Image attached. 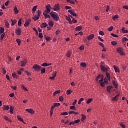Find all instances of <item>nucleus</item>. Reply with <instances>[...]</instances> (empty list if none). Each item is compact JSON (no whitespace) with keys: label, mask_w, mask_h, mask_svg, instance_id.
Masks as SVG:
<instances>
[{"label":"nucleus","mask_w":128,"mask_h":128,"mask_svg":"<svg viewBox=\"0 0 128 128\" xmlns=\"http://www.w3.org/2000/svg\"><path fill=\"white\" fill-rule=\"evenodd\" d=\"M10 113L11 114H14V108L12 106L10 107Z\"/></svg>","instance_id":"nucleus-34"},{"label":"nucleus","mask_w":128,"mask_h":128,"mask_svg":"<svg viewBox=\"0 0 128 128\" xmlns=\"http://www.w3.org/2000/svg\"><path fill=\"white\" fill-rule=\"evenodd\" d=\"M21 88H22V90H25L26 92H28V88H26V86H24V85L22 84L21 86Z\"/></svg>","instance_id":"nucleus-32"},{"label":"nucleus","mask_w":128,"mask_h":128,"mask_svg":"<svg viewBox=\"0 0 128 128\" xmlns=\"http://www.w3.org/2000/svg\"><path fill=\"white\" fill-rule=\"evenodd\" d=\"M104 82V77H102V79L100 80V84L102 88H104V86H106V84L104 82Z\"/></svg>","instance_id":"nucleus-12"},{"label":"nucleus","mask_w":128,"mask_h":128,"mask_svg":"<svg viewBox=\"0 0 128 128\" xmlns=\"http://www.w3.org/2000/svg\"><path fill=\"white\" fill-rule=\"evenodd\" d=\"M42 15V11L38 10V15H35L32 18L34 19V22H36L37 20H40V16Z\"/></svg>","instance_id":"nucleus-2"},{"label":"nucleus","mask_w":128,"mask_h":128,"mask_svg":"<svg viewBox=\"0 0 128 128\" xmlns=\"http://www.w3.org/2000/svg\"><path fill=\"white\" fill-rule=\"evenodd\" d=\"M94 34H92L88 36V40H94Z\"/></svg>","instance_id":"nucleus-16"},{"label":"nucleus","mask_w":128,"mask_h":128,"mask_svg":"<svg viewBox=\"0 0 128 128\" xmlns=\"http://www.w3.org/2000/svg\"><path fill=\"white\" fill-rule=\"evenodd\" d=\"M60 4H56L54 6L53 10L54 12H58L60 10Z\"/></svg>","instance_id":"nucleus-7"},{"label":"nucleus","mask_w":128,"mask_h":128,"mask_svg":"<svg viewBox=\"0 0 128 128\" xmlns=\"http://www.w3.org/2000/svg\"><path fill=\"white\" fill-rule=\"evenodd\" d=\"M52 66V64H48L46 63H44L42 65V66H44V68L48 67V66Z\"/></svg>","instance_id":"nucleus-25"},{"label":"nucleus","mask_w":128,"mask_h":128,"mask_svg":"<svg viewBox=\"0 0 128 128\" xmlns=\"http://www.w3.org/2000/svg\"><path fill=\"white\" fill-rule=\"evenodd\" d=\"M60 106V103H56L54 104V106H55V108H58V106Z\"/></svg>","instance_id":"nucleus-52"},{"label":"nucleus","mask_w":128,"mask_h":128,"mask_svg":"<svg viewBox=\"0 0 128 128\" xmlns=\"http://www.w3.org/2000/svg\"><path fill=\"white\" fill-rule=\"evenodd\" d=\"M44 16H45V18L46 20L48 18H50V16L47 14L46 13H43Z\"/></svg>","instance_id":"nucleus-31"},{"label":"nucleus","mask_w":128,"mask_h":128,"mask_svg":"<svg viewBox=\"0 0 128 128\" xmlns=\"http://www.w3.org/2000/svg\"><path fill=\"white\" fill-rule=\"evenodd\" d=\"M75 124H80V120H77L74 121Z\"/></svg>","instance_id":"nucleus-63"},{"label":"nucleus","mask_w":128,"mask_h":128,"mask_svg":"<svg viewBox=\"0 0 128 128\" xmlns=\"http://www.w3.org/2000/svg\"><path fill=\"white\" fill-rule=\"evenodd\" d=\"M128 42V39L127 38H122V42Z\"/></svg>","instance_id":"nucleus-41"},{"label":"nucleus","mask_w":128,"mask_h":128,"mask_svg":"<svg viewBox=\"0 0 128 128\" xmlns=\"http://www.w3.org/2000/svg\"><path fill=\"white\" fill-rule=\"evenodd\" d=\"M48 24L46 22L42 24L41 27L42 28H48Z\"/></svg>","instance_id":"nucleus-19"},{"label":"nucleus","mask_w":128,"mask_h":128,"mask_svg":"<svg viewBox=\"0 0 128 128\" xmlns=\"http://www.w3.org/2000/svg\"><path fill=\"white\" fill-rule=\"evenodd\" d=\"M112 30H114V26H112L108 28V30L109 32H112Z\"/></svg>","instance_id":"nucleus-60"},{"label":"nucleus","mask_w":128,"mask_h":128,"mask_svg":"<svg viewBox=\"0 0 128 128\" xmlns=\"http://www.w3.org/2000/svg\"><path fill=\"white\" fill-rule=\"evenodd\" d=\"M114 88L112 86H109L107 87V92H108L110 93V90H112Z\"/></svg>","instance_id":"nucleus-30"},{"label":"nucleus","mask_w":128,"mask_h":128,"mask_svg":"<svg viewBox=\"0 0 128 128\" xmlns=\"http://www.w3.org/2000/svg\"><path fill=\"white\" fill-rule=\"evenodd\" d=\"M114 68L116 72H118V74H120V68H118V66H114Z\"/></svg>","instance_id":"nucleus-13"},{"label":"nucleus","mask_w":128,"mask_h":128,"mask_svg":"<svg viewBox=\"0 0 128 128\" xmlns=\"http://www.w3.org/2000/svg\"><path fill=\"white\" fill-rule=\"evenodd\" d=\"M16 42L18 44V45L20 46V44H22V40H20V39H17Z\"/></svg>","instance_id":"nucleus-47"},{"label":"nucleus","mask_w":128,"mask_h":128,"mask_svg":"<svg viewBox=\"0 0 128 128\" xmlns=\"http://www.w3.org/2000/svg\"><path fill=\"white\" fill-rule=\"evenodd\" d=\"M112 46H116L118 44V43L116 42H112Z\"/></svg>","instance_id":"nucleus-56"},{"label":"nucleus","mask_w":128,"mask_h":128,"mask_svg":"<svg viewBox=\"0 0 128 128\" xmlns=\"http://www.w3.org/2000/svg\"><path fill=\"white\" fill-rule=\"evenodd\" d=\"M100 68L102 72H108V70H109L108 68H106L103 65H100Z\"/></svg>","instance_id":"nucleus-6"},{"label":"nucleus","mask_w":128,"mask_h":128,"mask_svg":"<svg viewBox=\"0 0 128 128\" xmlns=\"http://www.w3.org/2000/svg\"><path fill=\"white\" fill-rule=\"evenodd\" d=\"M12 78H18V75L16 74V73L12 74Z\"/></svg>","instance_id":"nucleus-46"},{"label":"nucleus","mask_w":128,"mask_h":128,"mask_svg":"<svg viewBox=\"0 0 128 128\" xmlns=\"http://www.w3.org/2000/svg\"><path fill=\"white\" fill-rule=\"evenodd\" d=\"M118 18V15L114 16L112 18V20H116Z\"/></svg>","instance_id":"nucleus-44"},{"label":"nucleus","mask_w":128,"mask_h":128,"mask_svg":"<svg viewBox=\"0 0 128 128\" xmlns=\"http://www.w3.org/2000/svg\"><path fill=\"white\" fill-rule=\"evenodd\" d=\"M14 12H15V14H18L20 12V11H18V7L15 6L14 8Z\"/></svg>","instance_id":"nucleus-29"},{"label":"nucleus","mask_w":128,"mask_h":128,"mask_svg":"<svg viewBox=\"0 0 128 128\" xmlns=\"http://www.w3.org/2000/svg\"><path fill=\"white\" fill-rule=\"evenodd\" d=\"M66 94L67 96H70L72 94V90H68L66 91Z\"/></svg>","instance_id":"nucleus-27"},{"label":"nucleus","mask_w":128,"mask_h":128,"mask_svg":"<svg viewBox=\"0 0 128 128\" xmlns=\"http://www.w3.org/2000/svg\"><path fill=\"white\" fill-rule=\"evenodd\" d=\"M0 40H3L4 38V36H6V34L3 32H0Z\"/></svg>","instance_id":"nucleus-18"},{"label":"nucleus","mask_w":128,"mask_h":128,"mask_svg":"<svg viewBox=\"0 0 128 128\" xmlns=\"http://www.w3.org/2000/svg\"><path fill=\"white\" fill-rule=\"evenodd\" d=\"M38 38H43L44 34H42V33H40L38 35Z\"/></svg>","instance_id":"nucleus-57"},{"label":"nucleus","mask_w":128,"mask_h":128,"mask_svg":"<svg viewBox=\"0 0 128 128\" xmlns=\"http://www.w3.org/2000/svg\"><path fill=\"white\" fill-rule=\"evenodd\" d=\"M84 42L86 44V46H90V41H88V40L87 38L84 39Z\"/></svg>","instance_id":"nucleus-17"},{"label":"nucleus","mask_w":128,"mask_h":128,"mask_svg":"<svg viewBox=\"0 0 128 128\" xmlns=\"http://www.w3.org/2000/svg\"><path fill=\"white\" fill-rule=\"evenodd\" d=\"M60 102H64V97L62 96L60 97Z\"/></svg>","instance_id":"nucleus-64"},{"label":"nucleus","mask_w":128,"mask_h":128,"mask_svg":"<svg viewBox=\"0 0 128 128\" xmlns=\"http://www.w3.org/2000/svg\"><path fill=\"white\" fill-rule=\"evenodd\" d=\"M32 69L36 72H40V70H42V66H38V64H35L32 67Z\"/></svg>","instance_id":"nucleus-5"},{"label":"nucleus","mask_w":128,"mask_h":128,"mask_svg":"<svg viewBox=\"0 0 128 128\" xmlns=\"http://www.w3.org/2000/svg\"><path fill=\"white\" fill-rule=\"evenodd\" d=\"M26 112H28V114H36V112L32 108L26 109Z\"/></svg>","instance_id":"nucleus-8"},{"label":"nucleus","mask_w":128,"mask_h":128,"mask_svg":"<svg viewBox=\"0 0 128 128\" xmlns=\"http://www.w3.org/2000/svg\"><path fill=\"white\" fill-rule=\"evenodd\" d=\"M94 100L92 98H90L89 100H88L87 101V104H92V101Z\"/></svg>","instance_id":"nucleus-35"},{"label":"nucleus","mask_w":128,"mask_h":128,"mask_svg":"<svg viewBox=\"0 0 128 128\" xmlns=\"http://www.w3.org/2000/svg\"><path fill=\"white\" fill-rule=\"evenodd\" d=\"M82 118L81 120L82 122H86V115L84 114H82Z\"/></svg>","instance_id":"nucleus-21"},{"label":"nucleus","mask_w":128,"mask_h":128,"mask_svg":"<svg viewBox=\"0 0 128 128\" xmlns=\"http://www.w3.org/2000/svg\"><path fill=\"white\" fill-rule=\"evenodd\" d=\"M22 18L20 19L18 22V26H22Z\"/></svg>","instance_id":"nucleus-45"},{"label":"nucleus","mask_w":128,"mask_h":128,"mask_svg":"<svg viewBox=\"0 0 128 128\" xmlns=\"http://www.w3.org/2000/svg\"><path fill=\"white\" fill-rule=\"evenodd\" d=\"M106 78L108 80H110V74L108 72H106Z\"/></svg>","instance_id":"nucleus-39"},{"label":"nucleus","mask_w":128,"mask_h":128,"mask_svg":"<svg viewBox=\"0 0 128 128\" xmlns=\"http://www.w3.org/2000/svg\"><path fill=\"white\" fill-rule=\"evenodd\" d=\"M38 8V6H34L33 8H32V14H34V12H36V10Z\"/></svg>","instance_id":"nucleus-43"},{"label":"nucleus","mask_w":128,"mask_h":128,"mask_svg":"<svg viewBox=\"0 0 128 128\" xmlns=\"http://www.w3.org/2000/svg\"><path fill=\"white\" fill-rule=\"evenodd\" d=\"M80 66L82 68H86L87 65L86 62H82L80 64Z\"/></svg>","instance_id":"nucleus-28"},{"label":"nucleus","mask_w":128,"mask_h":128,"mask_svg":"<svg viewBox=\"0 0 128 128\" xmlns=\"http://www.w3.org/2000/svg\"><path fill=\"white\" fill-rule=\"evenodd\" d=\"M67 2H69V4H76L74 1L71 0H67Z\"/></svg>","instance_id":"nucleus-38"},{"label":"nucleus","mask_w":128,"mask_h":128,"mask_svg":"<svg viewBox=\"0 0 128 128\" xmlns=\"http://www.w3.org/2000/svg\"><path fill=\"white\" fill-rule=\"evenodd\" d=\"M45 40H46V42H50L52 40V38L48 36H45Z\"/></svg>","instance_id":"nucleus-42"},{"label":"nucleus","mask_w":128,"mask_h":128,"mask_svg":"<svg viewBox=\"0 0 128 128\" xmlns=\"http://www.w3.org/2000/svg\"><path fill=\"white\" fill-rule=\"evenodd\" d=\"M11 22H12V26H14V24H16V22H18V20H12Z\"/></svg>","instance_id":"nucleus-24"},{"label":"nucleus","mask_w":128,"mask_h":128,"mask_svg":"<svg viewBox=\"0 0 128 128\" xmlns=\"http://www.w3.org/2000/svg\"><path fill=\"white\" fill-rule=\"evenodd\" d=\"M102 78V75H99L96 78V82H98L99 80Z\"/></svg>","instance_id":"nucleus-62"},{"label":"nucleus","mask_w":128,"mask_h":128,"mask_svg":"<svg viewBox=\"0 0 128 128\" xmlns=\"http://www.w3.org/2000/svg\"><path fill=\"white\" fill-rule=\"evenodd\" d=\"M50 16L52 18L53 20L58 22L60 20V17H58V13L54 12H52L50 14Z\"/></svg>","instance_id":"nucleus-1"},{"label":"nucleus","mask_w":128,"mask_h":128,"mask_svg":"<svg viewBox=\"0 0 128 128\" xmlns=\"http://www.w3.org/2000/svg\"><path fill=\"white\" fill-rule=\"evenodd\" d=\"M60 94V90H58L55 92L53 96H56V94Z\"/></svg>","instance_id":"nucleus-37"},{"label":"nucleus","mask_w":128,"mask_h":128,"mask_svg":"<svg viewBox=\"0 0 128 128\" xmlns=\"http://www.w3.org/2000/svg\"><path fill=\"white\" fill-rule=\"evenodd\" d=\"M0 32H4V28L2 27L0 28Z\"/></svg>","instance_id":"nucleus-58"},{"label":"nucleus","mask_w":128,"mask_h":128,"mask_svg":"<svg viewBox=\"0 0 128 128\" xmlns=\"http://www.w3.org/2000/svg\"><path fill=\"white\" fill-rule=\"evenodd\" d=\"M70 110H76V106H72L70 107Z\"/></svg>","instance_id":"nucleus-50"},{"label":"nucleus","mask_w":128,"mask_h":128,"mask_svg":"<svg viewBox=\"0 0 128 128\" xmlns=\"http://www.w3.org/2000/svg\"><path fill=\"white\" fill-rule=\"evenodd\" d=\"M104 82L105 84H108V78H105L104 79Z\"/></svg>","instance_id":"nucleus-61"},{"label":"nucleus","mask_w":128,"mask_h":128,"mask_svg":"<svg viewBox=\"0 0 128 128\" xmlns=\"http://www.w3.org/2000/svg\"><path fill=\"white\" fill-rule=\"evenodd\" d=\"M70 114L68 112H64L60 114V116H68Z\"/></svg>","instance_id":"nucleus-49"},{"label":"nucleus","mask_w":128,"mask_h":128,"mask_svg":"<svg viewBox=\"0 0 128 128\" xmlns=\"http://www.w3.org/2000/svg\"><path fill=\"white\" fill-rule=\"evenodd\" d=\"M66 20L70 24H72V19L70 16H66Z\"/></svg>","instance_id":"nucleus-14"},{"label":"nucleus","mask_w":128,"mask_h":128,"mask_svg":"<svg viewBox=\"0 0 128 128\" xmlns=\"http://www.w3.org/2000/svg\"><path fill=\"white\" fill-rule=\"evenodd\" d=\"M6 26L7 28H10V23L6 21Z\"/></svg>","instance_id":"nucleus-40"},{"label":"nucleus","mask_w":128,"mask_h":128,"mask_svg":"<svg viewBox=\"0 0 128 128\" xmlns=\"http://www.w3.org/2000/svg\"><path fill=\"white\" fill-rule=\"evenodd\" d=\"M116 52L120 54L121 56H126V54L124 52V48H119L116 49Z\"/></svg>","instance_id":"nucleus-3"},{"label":"nucleus","mask_w":128,"mask_h":128,"mask_svg":"<svg viewBox=\"0 0 128 128\" xmlns=\"http://www.w3.org/2000/svg\"><path fill=\"white\" fill-rule=\"evenodd\" d=\"M17 118H18V120H19V122H23V124H26V122H24V119L22 118V116H18Z\"/></svg>","instance_id":"nucleus-15"},{"label":"nucleus","mask_w":128,"mask_h":128,"mask_svg":"<svg viewBox=\"0 0 128 128\" xmlns=\"http://www.w3.org/2000/svg\"><path fill=\"white\" fill-rule=\"evenodd\" d=\"M52 6L50 4H48L46 6V10H45L44 12L46 14H49L52 12Z\"/></svg>","instance_id":"nucleus-4"},{"label":"nucleus","mask_w":128,"mask_h":128,"mask_svg":"<svg viewBox=\"0 0 128 128\" xmlns=\"http://www.w3.org/2000/svg\"><path fill=\"white\" fill-rule=\"evenodd\" d=\"M41 74H46V68H44L42 69H41Z\"/></svg>","instance_id":"nucleus-51"},{"label":"nucleus","mask_w":128,"mask_h":128,"mask_svg":"<svg viewBox=\"0 0 128 128\" xmlns=\"http://www.w3.org/2000/svg\"><path fill=\"white\" fill-rule=\"evenodd\" d=\"M112 84L114 86H115L116 88H118V83L115 80L112 81Z\"/></svg>","instance_id":"nucleus-26"},{"label":"nucleus","mask_w":128,"mask_h":128,"mask_svg":"<svg viewBox=\"0 0 128 128\" xmlns=\"http://www.w3.org/2000/svg\"><path fill=\"white\" fill-rule=\"evenodd\" d=\"M79 50H84V46H80Z\"/></svg>","instance_id":"nucleus-59"},{"label":"nucleus","mask_w":128,"mask_h":128,"mask_svg":"<svg viewBox=\"0 0 128 128\" xmlns=\"http://www.w3.org/2000/svg\"><path fill=\"white\" fill-rule=\"evenodd\" d=\"M25 74H26L28 76H32V74H30V72H28V71H26Z\"/></svg>","instance_id":"nucleus-53"},{"label":"nucleus","mask_w":128,"mask_h":128,"mask_svg":"<svg viewBox=\"0 0 128 128\" xmlns=\"http://www.w3.org/2000/svg\"><path fill=\"white\" fill-rule=\"evenodd\" d=\"M30 22H32V20L30 19H29L28 20H27L26 22L24 24V26L25 28H28L30 24Z\"/></svg>","instance_id":"nucleus-10"},{"label":"nucleus","mask_w":128,"mask_h":128,"mask_svg":"<svg viewBox=\"0 0 128 128\" xmlns=\"http://www.w3.org/2000/svg\"><path fill=\"white\" fill-rule=\"evenodd\" d=\"M26 61H24L22 62L21 63V66H22V68H24V66H26Z\"/></svg>","instance_id":"nucleus-33"},{"label":"nucleus","mask_w":128,"mask_h":128,"mask_svg":"<svg viewBox=\"0 0 128 128\" xmlns=\"http://www.w3.org/2000/svg\"><path fill=\"white\" fill-rule=\"evenodd\" d=\"M48 26H50L51 28H54V24L52 21H50L48 22Z\"/></svg>","instance_id":"nucleus-36"},{"label":"nucleus","mask_w":128,"mask_h":128,"mask_svg":"<svg viewBox=\"0 0 128 128\" xmlns=\"http://www.w3.org/2000/svg\"><path fill=\"white\" fill-rule=\"evenodd\" d=\"M69 114H75V116H78L80 113L78 112H75L74 111L70 112H68Z\"/></svg>","instance_id":"nucleus-20"},{"label":"nucleus","mask_w":128,"mask_h":128,"mask_svg":"<svg viewBox=\"0 0 128 128\" xmlns=\"http://www.w3.org/2000/svg\"><path fill=\"white\" fill-rule=\"evenodd\" d=\"M68 12H69V14H70L72 16H78V15L76 13H75L74 12H73L72 10H68Z\"/></svg>","instance_id":"nucleus-9"},{"label":"nucleus","mask_w":128,"mask_h":128,"mask_svg":"<svg viewBox=\"0 0 128 128\" xmlns=\"http://www.w3.org/2000/svg\"><path fill=\"white\" fill-rule=\"evenodd\" d=\"M82 30V26H79L76 28L75 30L76 32H80Z\"/></svg>","instance_id":"nucleus-22"},{"label":"nucleus","mask_w":128,"mask_h":128,"mask_svg":"<svg viewBox=\"0 0 128 128\" xmlns=\"http://www.w3.org/2000/svg\"><path fill=\"white\" fill-rule=\"evenodd\" d=\"M66 56L67 58H70V56H72V54L70 53V52H68V54H66Z\"/></svg>","instance_id":"nucleus-54"},{"label":"nucleus","mask_w":128,"mask_h":128,"mask_svg":"<svg viewBox=\"0 0 128 128\" xmlns=\"http://www.w3.org/2000/svg\"><path fill=\"white\" fill-rule=\"evenodd\" d=\"M120 96V94H118L112 99V102H118V96Z\"/></svg>","instance_id":"nucleus-11"},{"label":"nucleus","mask_w":128,"mask_h":128,"mask_svg":"<svg viewBox=\"0 0 128 128\" xmlns=\"http://www.w3.org/2000/svg\"><path fill=\"white\" fill-rule=\"evenodd\" d=\"M16 32H22V29L20 28H17L16 30Z\"/></svg>","instance_id":"nucleus-48"},{"label":"nucleus","mask_w":128,"mask_h":128,"mask_svg":"<svg viewBox=\"0 0 128 128\" xmlns=\"http://www.w3.org/2000/svg\"><path fill=\"white\" fill-rule=\"evenodd\" d=\"M102 58H108V55L106 54H102Z\"/></svg>","instance_id":"nucleus-55"},{"label":"nucleus","mask_w":128,"mask_h":128,"mask_svg":"<svg viewBox=\"0 0 128 128\" xmlns=\"http://www.w3.org/2000/svg\"><path fill=\"white\" fill-rule=\"evenodd\" d=\"M2 108L4 110L8 111L10 110V106H4Z\"/></svg>","instance_id":"nucleus-23"}]
</instances>
